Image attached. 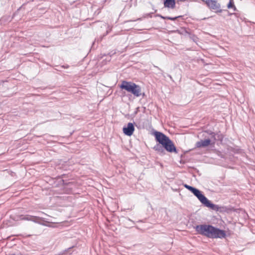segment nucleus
<instances>
[{
  "mask_svg": "<svg viewBox=\"0 0 255 255\" xmlns=\"http://www.w3.org/2000/svg\"><path fill=\"white\" fill-rule=\"evenodd\" d=\"M124 133L128 136H131L134 131L133 124L128 123L127 127H124L123 129Z\"/></svg>",
  "mask_w": 255,
  "mask_h": 255,
  "instance_id": "0eeeda50",
  "label": "nucleus"
},
{
  "mask_svg": "<svg viewBox=\"0 0 255 255\" xmlns=\"http://www.w3.org/2000/svg\"><path fill=\"white\" fill-rule=\"evenodd\" d=\"M206 133H208L210 135V139H211V142L213 141V144H214L216 141L217 134H216V133L211 131H205L203 134V135H204L205 137L206 136L205 135Z\"/></svg>",
  "mask_w": 255,
  "mask_h": 255,
  "instance_id": "9d476101",
  "label": "nucleus"
},
{
  "mask_svg": "<svg viewBox=\"0 0 255 255\" xmlns=\"http://www.w3.org/2000/svg\"><path fill=\"white\" fill-rule=\"evenodd\" d=\"M40 224H41V223H40ZM42 225H45V224H42Z\"/></svg>",
  "mask_w": 255,
  "mask_h": 255,
  "instance_id": "aec40b11",
  "label": "nucleus"
},
{
  "mask_svg": "<svg viewBox=\"0 0 255 255\" xmlns=\"http://www.w3.org/2000/svg\"><path fill=\"white\" fill-rule=\"evenodd\" d=\"M211 139L208 137L204 140L201 139L196 143V147L198 148L205 147L211 144Z\"/></svg>",
  "mask_w": 255,
  "mask_h": 255,
  "instance_id": "6e6552de",
  "label": "nucleus"
},
{
  "mask_svg": "<svg viewBox=\"0 0 255 255\" xmlns=\"http://www.w3.org/2000/svg\"><path fill=\"white\" fill-rule=\"evenodd\" d=\"M183 186L185 188L191 191L205 207H208L214 211H217L219 210V207L218 205L212 203L211 201L208 200L205 196L200 190L186 184H184Z\"/></svg>",
  "mask_w": 255,
  "mask_h": 255,
  "instance_id": "7ed1b4c3",
  "label": "nucleus"
},
{
  "mask_svg": "<svg viewBox=\"0 0 255 255\" xmlns=\"http://www.w3.org/2000/svg\"><path fill=\"white\" fill-rule=\"evenodd\" d=\"M194 229L198 234L205 236L209 238L222 239L226 237V233L225 231L216 228L210 225H198L195 226Z\"/></svg>",
  "mask_w": 255,
  "mask_h": 255,
  "instance_id": "f03ea898",
  "label": "nucleus"
},
{
  "mask_svg": "<svg viewBox=\"0 0 255 255\" xmlns=\"http://www.w3.org/2000/svg\"><path fill=\"white\" fill-rule=\"evenodd\" d=\"M134 21V20H128V21H125V24H128L129 23H131V22H132Z\"/></svg>",
  "mask_w": 255,
  "mask_h": 255,
  "instance_id": "4468645a",
  "label": "nucleus"
},
{
  "mask_svg": "<svg viewBox=\"0 0 255 255\" xmlns=\"http://www.w3.org/2000/svg\"><path fill=\"white\" fill-rule=\"evenodd\" d=\"M205 2L207 6L211 10H214L216 13L222 12L221 4L217 0H202Z\"/></svg>",
  "mask_w": 255,
  "mask_h": 255,
  "instance_id": "39448f33",
  "label": "nucleus"
},
{
  "mask_svg": "<svg viewBox=\"0 0 255 255\" xmlns=\"http://www.w3.org/2000/svg\"><path fill=\"white\" fill-rule=\"evenodd\" d=\"M128 221L131 222H132L133 223H134V222H133L132 220H131L130 219H128Z\"/></svg>",
  "mask_w": 255,
  "mask_h": 255,
  "instance_id": "f3484780",
  "label": "nucleus"
},
{
  "mask_svg": "<svg viewBox=\"0 0 255 255\" xmlns=\"http://www.w3.org/2000/svg\"><path fill=\"white\" fill-rule=\"evenodd\" d=\"M62 67H64V68H68L69 66L68 65H63Z\"/></svg>",
  "mask_w": 255,
  "mask_h": 255,
  "instance_id": "dca6fc26",
  "label": "nucleus"
},
{
  "mask_svg": "<svg viewBox=\"0 0 255 255\" xmlns=\"http://www.w3.org/2000/svg\"><path fill=\"white\" fill-rule=\"evenodd\" d=\"M154 134L156 142H158L153 147L155 151L160 153H164V150L170 153H177L176 147L169 137L157 131H155Z\"/></svg>",
  "mask_w": 255,
  "mask_h": 255,
  "instance_id": "f257e3e1",
  "label": "nucleus"
},
{
  "mask_svg": "<svg viewBox=\"0 0 255 255\" xmlns=\"http://www.w3.org/2000/svg\"><path fill=\"white\" fill-rule=\"evenodd\" d=\"M120 87L121 89L125 90L127 92L132 94L136 97H139L141 95V87L134 83L123 81Z\"/></svg>",
  "mask_w": 255,
  "mask_h": 255,
  "instance_id": "20e7f679",
  "label": "nucleus"
},
{
  "mask_svg": "<svg viewBox=\"0 0 255 255\" xmlns=\"http://www.w3.org/2000/svg\"><path fill=\"white\" fill-rule=\"evenodd\" d=\"M216 134H217V136H216V141L217 140H219V141H222L223 140V135L221 133H220V132L216 133Z\"/></svg>",
  "mask_w": 255,
  "mask_h": 255,
  "instance_id": "f8f14e48",
  "label": "nucleus"
},
{
  "mask_svg": "<svg viewBox=\"0 0 255 255\" xmlns=\"http://www.w3.org/2000/svg\"><path fill=\"white\" fill-rule=\"evenodd\" d=\"M142 96V97H143L144 96H145V94L143 93H141V95Z\"/></svg>",
  "mask_w": 255,
  "mask_h": 255,
  "instance_id": "a211bd4d",
  "label": "nucleus"
},
{
  "mask_svg": "<svg viewBox=\"0 0 255 255\" xmlns=\"http://www.w3.org/2000/svg\"><path fill=\"white\" fill-rule=\"evenodd\" d=\"M227 7L228 8H233L234 9V11H236L237 10V8L236 7L235 5H234L233 0H230V1L227 5Z\"/></svg>",
  "mask_w": 255,
  "mask_h": 255,
  "instance_id": "9b49d317",
  "label": "nucleus"
},
{
  "mask_svg": "<svg viewBox=\"0 0 255 255\" xmlns=\"http://www.w3.org/2000/svg\"><path fill=\"white\" fill-rule=\"evenodd\" d=\"M2 18L0 19V23L1 24L2 23Z\"/></svg>",
  "mask_w": 255,
  "mask_h": 255,
  "instance_id": "6ab92c4d",
  "label": "nucleus"
},
{
  "mask_svg": "<svg viewBox=\"0 0 255 255\" xmlns=\"http://www.w3.org/2000/svg\"><path fill=\"white\" fill-rule=\"evenodd\" d=\"M160 17L164 19H170V20H174L176 19L177 18L180 17V16L172 17H169V16H163L161 15Z\"/></svg>",
  "mask_w": 255,
  "mask_h": 255,
  "instance_id": "ddd939ff",
  "label": "nucleus"
},
{
  "mask_svg": "<svg viewBox=\"0 0 255 255\" xmlns=\"http://www.w3.org/2000/svg\"><path fill=\"white\" fill-rule=\"evenodd\" d=\"M164 6L168 8H174L175 6V0H164Z\"/></svg>",
  "mask_w": 255,
  "mask_h": 255,
  "instance_id": "1a4fd4ad",
  "label": "nucleus"
},
{
  "mask_svg": "<svg viewBox=\"0 0 255 255\" xmlns=\"http://www.w3.org/2000/svg\"><path fill=\"white\" fill-rule=\"evenodd\" d=\"M235 15L236 16H238V13H229V15Z\"/></svg>",
  "mask_w": 255,
  "mask_h": 255,
  "instance_id": "2eb2a0df",
  "label": "nucleus"
},
{
  "mask_svg": "<svg viewBox=\"0 0 255 255\" xmlns=\"http://www.w3.org/2000/svg\"><path fill=\"white\" fill-rule=\"evenodd\" d=\"M19 220H26L34 222L35 223H40V221H43V218L37 216H33L29 215H21L19 216Z\"/></svg>",
  "mask_w": 255,
  "mask_h": 255,
  "instance_id": "423d86ee",
  "label": "nucleus"
}]
</instances>
